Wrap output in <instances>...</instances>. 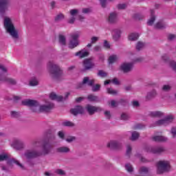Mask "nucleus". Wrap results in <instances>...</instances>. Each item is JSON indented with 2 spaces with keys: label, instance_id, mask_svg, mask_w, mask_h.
<instances>
[{
  "label": "nucleus",
  "instance_id": "obj_2",
  "mask_svg": "<svg viewBox=\"0 0 176 176\" xmlns=\"http://www.w3.org/2000/svg\"><path fill=\"white\" fill-rule=\"evenodd\" d=\"M51 150L52 146L46 143L43 145V151L41 153H37L34 151L33 150H28L23 155V157H25V159H32L33 157H36L37 156H41V155H47V153H49Z\"/></svg>",
  "mask_w": 176,
  "mask_h": 176
},
{
  "label": "nucleus",
  "instance_id": "obj_18",
  "mask_svg": "<svg viewBox=\"0 0 176 176\" xmlns=\"http://www.w3.org/2000/svg\"><path fill=\"white\" fill-rule=\"evenodd\" d=\"M83 85H87L88 86H93L94 85V80H90L89 79V77H85L82 80V83L80 84L78 87H77V89H80Z\"/></svg>",
  "mask_w": 176,
  "mask_h": 176
},
{
  "label": "nucleus",
  "instance_id": "obj_62",
  "mask_svg": "<svg viewBox=\"0 0 176 176\" xmlns=\"http://www.w3.org/2000/svg\"><path fill=\"white\" fill-rule=\"evenodd\" d=\"M81 101H83V98L80 97L76 99V102H80Z\"/></svg>",
  "mask_w": 176,
  "mask_h": 176
},
{
  "label": "nucleus",
  "instance_id": "obj_50",
  "mask_svg": "<svg viewBox=\"0 0 176 176\" xmlns=\"http://www.w3.org/2000/svg\"><path fill=\"white\" fill-rule=\"evenodd\" d=\"M93 91H98L100 90V85H96L92 87Z\"/></svg>",
  "mask_w": 176,
  "mask_h": 176
},
{
  "label": "nucleus",
  "instance_id": "obj_44",
  "mask_svg": "<svg viewBox=\"0 0 176 176\" xmlns=\"http://www.w3.org/2000/svg\"><path fill=\"white\" fill-rule=\"evenodd\" d=\"M100 39V37L93 36L91 38V43H96Z\"/></svg>",
  "mask_w": 176,
  "mask_h": 176
},
{
  "label": "nucleus",
  "instance_id": "obj_26",
  "mask_svg": "<svg viewBox=\"0 0 176 176\" xmlns=\"http://www.w3.org/2000/svg\"><path fill=\"white\" fill-rule=\"evenodd\" d=\"M151 116H153V118H162L164 114L162 111H153L151 113Z\"/></svg>",
  "mask_w": 176,
  "mask_h": 176
},
{
  "label": "nucleus",
  "instance_id": "obj_24",
  "mask_svg": "<svg viewBox=\"0 0 176 176\" xmlns=\"http://www.w3.org/2000/svg\"><path fill=\"white\" fill-rule=\"evenodd\" d=\"M122 34V30L118 29L114 30L113 32V39L115 41H118L119 38H120V35Z\"/></svg>",
  "mask_w": 176,
  "mask_h": 176
},
{
  "label": "nucleus",
  "instance_id": "obj_45",
  "mask_svg": "<svg viewBox=\"0 0 176 176\" xmlns=\"http://www.w3.org/2000/svg\"><path fill=\"white\" fill-rule=\"evenodd\" d=\"M63 19H64V15L63 14H59L58 15L56 16V17L55 18V20L56 21H58L60 20H63Z\"/></svg>",
  "mask_w": 176,
  "mask_h": 176
},
{
  "label": "nucleus",
  "instance_id": "obj_54",
  "mask_svg": "<svg viewBox=\"0 0 176 176\" xmlns=\"http://www.w3.org/2000/svg\"><path fill=\"white\" fill-rule=\"evenodd\" d=\"M104 47H106V49H109V47H111V45H109V43L108 41H104Z\"/></svg>",
  "mask_w": 176,
  "mask_h": 176
},
{
  "label": "nucleus",
  "instance_id": "obj_61",
  "mask_svg": "<svg viewBox=\"0 0 176 176\" xmlns=\"http://www.w3.org/2000/svg\"><path fill=\"white\" fill-rule=\"evenodd\" d=\"M89 12H90V9H89V8L82 9V13L86 14V13H89Z\"/></svg>",
  "mask_w": 176,
  "mask_h": 176
},
{
  "label": "nucleus",
  "instance_id": "obj_64",
  "mask_svg": "<svg viewBox=\"0 0 176 176\" xmlns=\"http://www.w3.org/2000/svg\"><path fill=\"white\" fill-rule=\"evenodd\" d=\"M162 60L164 61H167V60H168V56L167 55H164L162 56Z\"/></svg>",
  "mask_w": 176,
  "mask_h": 176
},
{
  "label": "nucleus",
  "instance_id": "obj_23",
  "mask_svg": "<svg viewBox=\"0 0 176 176\" xmlns=\"http://www.w3.org/2000/svg\"><path fill=\"white\" fill-rule=\"evenodd\" d=\"M150 12H151V16L148 20L147 24H148V25H153V23H155V15H154L155 11L153 10H151Z\"/></svg>",
  "mask_w": 176,
  "mask_h": 176
},
{
  "label": "nucleus",
  "instance_id": "obj_21",
  "mask_svg": "<svg viewBox=\"0 0 176 176\" xmlns=\"http://www.w3.org/2000/svg\"><path fill=\"white\" fill-rule=\"evenodd\" d=\"M8 8V0H0V14Z\"/></svg>",
  "mask_w": 176,
  "mask_h": 176
},
{
  "label": "nucleus",
  "instance_id": "obj_37",
  "mask_svg": "<svg viewBox=\"0 0 176 176\" xmlns=\"http://www.w3.org/2000/svg\"><path fill=\"white\" fill-rule=\"evenodd\" d=\"M87 98L89 101H97V100H98V98L97 96L93 95L88 96Z\"/></svg>",
  "mask_w": 176,
  "mask_h": 176
},
{
  "label": "nucleus",
  "instance_id": "obj_12",
  "mask_svg": "<svg viewBox=\"0 0 176 176\" xmlns=\"http://www.w3.org/2000/svg\"><path fill=\"white\" fill-rule=\"evenodd\" d=\"M86 110L89 115H94L96 112H100V111H102V109L99 107H94L90 104H87L86 107Z\"/></svg>",
  "mask_w": 176,
  "mask_h": 176
},
{
  "label": "nucleus",
  "instance_id": "obj_59",
  "mask_svg": "<svg viewBox=\"0 0 176 176\" xmlns=\"http://www.w3.org/2000/svg\"><path fill=\"white\" fill-rule=\"evenodd\" d=\"M168 38V39L170 41H173V39H175V35H174V34H169Z\"/></svg>",
  "mask_w": 176,
  "mask_h": 176
},
{
  "label": "nucleus",
  "instance_id": "obj_5",
  "mask_svg": "<svg viewBox=\"0 0 176 176\" xmlns=\"http://www.w3.org/2000/svg\"><path fill=\"white\" fill-rule=\"evenodd\" d=\"M3 160H8V166H12V164H16V166H19V167L23 168V164H21L19 161L14 160V158H10V155L9 154H0V162Z\"/></svg>",
  "mask_w": 176,
  "mask_h": 176
},
{
  "label": "nucleus",
  "instance_id": "obj_31",
  "mask_svg": "<svg viewBox=\"0 0 176 176\" xmlns=\"http://www.w3.org/2000/svg\"><path fill=\"white\" fill-rule=\"evenodd\" d=\"M111 82H112L113 85H119V80H118V78H113L112 80H107L104 81V85H109Z\"/></svg>",
  "mask_w": 176,
  "mask_h": 176
},
{
  "label": "nucleus",
  "instance_id": "obj_9",
  "mask_svg": "<svg viewBox=\"0 0 176 176\" xmlns=\"http://www.w3.org/2000/svg\"><path fill=\"white\" fill-rule=\"evenodd\" d=\"M133 67L134 64L133 63L124 62L121 64L120 69L124 74H128V72L133 71Z\"/></svg>",
  "mask_w": 176,
  "mask_h": 176
},
{
  "label": "nucleus",
  "instance_id": "obj_19",
  "mask_svg": "<svg viewBox=\"0 0 176 176\" xmlns=\"http://www.w3.org/2000/svg\"><path fill=\"white\" fill-rule=\"evenodd\" d=\"M107 146L111 149H118L120 146V143L116 140H111L107 144Z\"/></svg>",
  "mask_w": 176,
  "mask_h": 176
},
{
  "label": "nucleus",
  "instance_id": "obj_58",
  "mask_svg": "<svg viewBox=\"0 0 176 176\" xmlns=\"http://www.w3.org/2000/svg\"><path fill=\"white\" fill-rule=\"evenodd\" d=\"M104 116L107 118V119H109V118H111V112L108 111H105Z\"/></svg>",
  "mask_w": 176,
  "mask_h": 176
},
{
  "label": "nucleus",
  "instance_id": "obj_11",
  "mask_svg": "<svg viewBox=\"0 0 176 176\" xmlns=\"http://www.w3.org/2000/svg\"><path fill=\"white\" fill-rule=\"evenodd\" d=\"M10 145L14 149L20 151L24 146V142L20 139H14L10 142Z\"/></svg>",
  "mask_w": 176,
  "mask_h": 176
},
{
  "label": "nucleus",
  "instance_id": "obj_60",
  "mask_svg": "<svg viewBox=\"0 0 176 176\" xmlns=\"http://www.w3.org/2000/svg\"><path fill=\"white\" fill-rule=\"evenodd\" d=\"M94 52H100L101 50V47L98 45H96L94 48Z\"/></svg>",
  "mask_w": 176,
  "mask_h": 176
},
{
  "label": "nucleus",
  "instance_id": "obj_38",
  "mask_svg": "<svg viewBox=\"0 0 176 176\" xmlns=\"http://www.w3.org/2000/svg\"><path fill=\"white\" fill-rule=\"evenodd\" d=\"M125 168L128 171V173H131L133 171V166L130 164H126L125 165Z\"/></svg>",
  "mask_w": 176,
  "mask_h": 176
},
{
  "label": "nucleus",
  "instance_id": "obj_35",
  "mask_svg": "<svg viewBox=\"0 0 176 176\" xmlns=\"http://www.w3.org/2000/svg\"><path fill=\"white\" fill-rule=\"evenodd\" d=\"M59 43L60 45H65V36L63 35L59 36Z\"/></svg>",
  "mask_w": 176,
  "mask_h": 176
},
{
  "label": "nucleus",
  "instance_id": "obj_14",
  "mask_svg": "<svg viewBox=\"0 0 176 176\" xmlns=\"http://www.w3.org/2000/svg\"><path fill=\"white\" fill-rule=\"evenodd\" d=\"M109 23L113 24L115 23H118L119 21V16L116 12H111L109 14L108 17Z\"/></svg>",
  "mask_w": 176,
  "mask_h": 176
},
{
  "label": "nucleus",
  "instance_id": "obj_41",
  "mask_svg": "<svg viewBox=\"0 0 176 176\" xmlns=\"http://www.w3.org/2000/svg\"><path fill=\"white\" fill-rule=\"evenodd\" d=\"M11 116L12 118H19L20 116V113L17 111H11Z\"/></svg>",
  "mask_w": 176,
  "mask_h": 176
},
{
  "label": "nucleus",
  "instance_id": "obj_55",
  "mask_svg": "<svg viewBox=\"0 0 176 176\" xmlns=\"http://www.w3.org/2000/svg\"><path fill=\"white\" fill-rule=\"evenodd\" d=\"M118 9H126V4L122 3L118 6Z\"/></svg>",
  "mask_w": 176,
  "mask_h": 176
},
{
  "label": "nucleus",
  "instance_id": "obj_43",
  "mask_svg": "<svg viewBox=\"0 0 176 176\" xmlns=\"http://www.w3.org/2000/svg\"><path fill=\"white\" fill-rule=\"evenodd\" d=\"M109 104L113 108H115V107H118V102H116V101L115 100H111V102H109Z\"/></svg>",
  "mask_w": 176,
  "mask_h": 176
},
{
  "label": "nucleus",
  "instance_id": "obj_16",
  "mask_svg": "<svg viewBox=\"0 0 176 176\" xmlns=\"http://www.w3.org/2000/svg\"><path fill=\"white\" fill-rule=\"evenodd\" d=\"M83 65L85 69H91V68L94 67V63H93V60L91 58L84 60Z\"/></svg>",
  "mask_w": 176,
  "mask_h": 176
},
{
  "label": "nucleus",
  "instance_id": "obj_13",
  "mask_svg": "<svg viewBox=\"0 0 176 176\" xmlns=\"http://www.w3.org/2000/svg\"><path fill=\"white\" fill-rule=\"evenodd\" d=\"M70 112L72 115L76 116V115H82V113H85V109H83L82 106H76L74 109H72Z\"/></svg>",
  "mask_w": 176,
  "mask_h": 176
},
{
  "label": "nucleus",
  "instance_id": "obj_42",
  "mask_svg": "<svg viewBox=\"0 0 176 176\" xmlns=\"http://www.w3.org/2000/svg\"><path fill=\"white\" fill-rule=\"evenodd\" d=\"M76 138L74 136H69L67 138H66L67 142H72L73 141H75Z\"/></svg>",
  "mask_w": 176,
  "mask_h": 176
},
{
  "label": "nucleus",
  "instance_id": "obj_6",
  "mask_svg": "<svg viewBox=\"0 0 176 176\" xmlns=\"http://www.w3.org/2000/svg\"><path fill=\"white\" fill-rule=\"evenodd\" d=\"M170 170V162L160 161L157 164V173L158 174H163L165 171Z\"/></svg>",
  "mask_w": 176,
  "mask_h": 176
},
{
  "label": "nucleus",
  "instance_id": "obj_8",
  "mask_svg": "<svg viewBox=\"0 0 176 176\" xmlns=\"http://www.w3.org/2000/svg\"><path fill=\"white\" fill-rule=\"evenodd\" d=\"M78 38H79V33L78 32L74 33L71 35L70 41L69 43V47L70 49H74L79 45Z\"/></svg>",
  "mask_w": 176,
  "mask_h": 176
},
{
  "label": "nucleus",
  "instance_id": "obj_3",
  "mask_svg": "<svg viewBox=\"0 0 176 176\" xmlns=\"http://www.w3.org/2000/svg\"><path fill=\"white\" fill-rule=\"evenodd\" d=\"M47 69L51 76L54 79H60V78L63 77V70H61L60 66L55 64L54 62L50 61L47 63Z\"/></svg>",
  "mask_w": 176,
  "mask_h": 176
},
{
  "label": "nucleus",
  "instance_id": "obj_34",
  "mask_svg": "<svg viewBox=\"0 0 176 176\" xmlns=\"http://www.w3.org/2000/svg\"><path fill=\"white\" fill-rule=\"evenodd\" d=\"M144 46H145V45L144 44V43L142 42H138L136 45V49L137 50H141V49L144 48Z\"/></svg>",
  "mask_w": 176,
  "mask_h": 176
},
{
  "label": "nucleus",
  "instance_id": "obj_47",
  "mask_svg": "<svg viewBox=\"0 0 176 176\" xmlns=\"http://www.w3.org/2000/svg\"><path fill=\"white\" fill-rule=\"evenodd\" d=\"M58 135L60 138H61L62 140H64V137L65 135V133H64V131H60L58 133Z\"/></svg>",
  "mask_w": 176,
  "mask_h": 176
},
{
  "label": "nucleus",
  "instance_id": "obj_29",
  "mask_svg": "<svg viewBox=\"0 0 176 176\" xmlns=\"http://www.w3.org/2000/svg\"><path fill=\"white\" fill-rule=\"evenodd\" d=\"M166 27V24L163 23V21H158L155 25V28H157V30H162V28H164Z\"/></svg>",
  "mask_w": 176,
  "mask_h": 176
},
{
  "label": "nucleus",
  "instance_id": "obj_57",
  "mask_svg": "<svg viewBox=\"0 0 176 176\" xmlns=\"http://www.w3.org/2000/svg\"><path fill=\"white\" fill-rule=\"evenodd\" d=\"M170 66L172 67V68H173L175 71H176V62H174V61L171 62Z\"/></svg>",
  "mask_w": 176,
  "mask_h": 176
},
{
  "label": "nucleus",
  "instance_id": "obj_52",
  "mask_svg": "<svg viewBox=\"0 0 176 176\" xmlns=\"http://www.w3.org/2000/svg\"><path fill=\"white\" fill-rule=\"evenodd\" d=\"M131 153V146H127V147H126V155H127V156H130Z\"/></svg>",
  "mask_w": 176,
  "mask_h": 176
},
{
  "label": "nucleus",
  "instance_id": "obj_49",
  "mask_svg": "<svg viewBox=\"0 0 176 176\" xmlns=\"http://www.w3.org/2000/svg\"><path fill=\"white\" fill-rule=\"evenodd\" d=\"M56 174H58L59 175H65V172H64V170H61V169H58L56 171Z\"/></svg>",
  "mask_w": 176,
  "mask_h": 176
},
{
  "label": "nucleus",
  "instance_id": "obj_15",
  "mask_svg": "<svg viewBox=\"0 0 176 176\" xmlns=\"http://www.w3.org/2000/svg\"><path fill=\"white\" fill-rule=\"evenodd\" d=\"M0 80L1 82L8 83V85H16V83H17L16 80L12 78L5 77L2 74L0 75Z\"/></svg>",
  "mask_w": 176,
  "mask_h": 176
},
{
  "label": "nucleus",
  "instance_id": "obj_22",
  "mask_svg": "<svg viewBox=\"0 0 176 176\" xmlns=\"http://www.w3.org/2000/svg\"><path fill=\"white\" fill-rule=\"evenodd\" d=\"M50 98L51 100H55V101H63L64 100V98H63V96H57V94H56L53 92L50 94Z\"/></svg>",
  "mask_w": 176,
  "mask_h": 176
},
{
  "label": "nucleus",
  "instance_id": "obj_56",
  "mask_svg": "<svg viewBox=\"0 0 176 176\" xmlns=\"http://www.w3.org/2000/svg\"><path fill=\"white\" fill-rule=\"evenodd\" d=\"M107 1H111V0H100V3H101L102 8H105Z\"/></svg>",
  "mask_w": 176,
  "mask_h": 176
},
{
  "label": "nucleus",
  "instance_id": "obj_33",
  "mask_svg": "<svg viewBox=\"0 0 176 176\" xmlns=\"http://www.w3.org/2000/svg\"><path fill=\"white\" fill-rule=\"evenodd\" d=\"M140 137V133L138 132L133 131L132 132L131 140L132 141H135Z\"/></svg>",
  "mask_w": 176,
  "mask_h": 176
},
{
  "label": "nucleus",
  "instance_id": "obj_40",
  "mask_svg": "<svg viewBox=\"0 0 176 176\" xmlns=\"http://www.w3.org/2000/svg\"><path fill=\"white\" fill-rule=\"evenodd\" d=\"M6 71H8V69H6V67H5V66L3 65L0 64V74H5Z\"/></svg>",
  "mask_w": 176,
  "mask_h": 176
},
{
  "label": "nucleus",
  "instance_id": "obj_10",
  "mask_svg": "<svg viewBox=\"0 0 176 176\" xmlns=\"http://www.w3.org/2000/svg\"><path fill=\"white\" fill-rule=\"evenodd\" d=\"M174 120V116L169 114L166 116L164 119L163 120H160L156 122V125L157 126H166L169 123H171Z\"/></svg>",
  "mask_w": 176,
  "mask_h": 176
},
{
  "label": "nucleus",
  "instance_id": "obj_4",
  "mask_svg": "<svg viewBox=\"0 0 176 176\" xmlns=\"http://www.w3.org/2000/svg\"><path fill=\"white\" fill-rule=\"evenodd\" d=\"M4 28L6 31L13 38V39H17L19 38V32L14 28V25L12 22V19L9 17H6L4 19Z\"/></svg>",
  "mask_w": 176,
  "mask_h": 176
},
{
  "label": "nucleus",
  "instance_id": "obj_28",
  "mask_svg": "<svg viewBox=\"0 0 176 176\" xmlns=\"http://www.w3.org/2000/svg\"><path fill=\"white\" fill-rule=\"evenodd\" d=\"M153 141L165 142V141H167V138H166L164 136H153Z\"/></svg>",
  "mask_w": 176,
  "mask_h": 176
},
{
  "label": "nucleus",
  "instance_id": "obj_53",
  "mask_svg": "<svg viewBox=\"0 0 176 176\" xmlns=\"http://www.w3.org/2000/svg\"><path fill=\"white\" fill-rule=\"evenodd\" d=\"M162 89L164 91H168L171 89V87L170 85H164Z\"/></svg>",
  "mask_w": 176,
  "mask_h": 176
},
{
  "label": "nucleus",
  "instance_id": "obj_46",
  "mask_svg": "<svg viewBox=\"0 0 176 176\" xmlns=\"http://www.w3.org/2000/svg\"><path fill=\"white\" fill-rule=\"evenodd\" d=\"M63 126H74V123L69 121H65L63 122Z\"/></svg>",
  "mask_w": 176,
  "mask_h": 176
},
{
  "label": "nucleus",
  "instance_id": "obj_25",
  "mask_svg": "<svg viewBox=\"0 0 176 176\" xmlns=\"http://www.w3.org/2000/svg\"><path fill=\"white\" fill-rule=\"evenodd\" d=\"M140 35L138 33H131L129 36V41H137Z\"/></svg>",
  "mask_w": 176,
  "mask_h": 176
},
{
  "label": "nucleus",
  "instance_id": "obj_30",
  "mask_svg": "<svg viewBox=\"0 0 176 176\" xmlns=\"http://www.w3.org/2000/svg\"><path fill=\"white\" fill-rule=\"evenodd\" d=\"M119 57L116 55H111V56H109V63L110 64H113V63H115V61H117L118 60Z\"/></svg>",
  "mask_w": 176,
  "mask_h": 176
},
{
  "label": "nucleus",
  "instance_id": "obj_1",
  "mask_svg": "<svg viewBox=\"0 0 176 176\" xmlns=\"http://www.w3.org/2000/svg\"><path fill=\"white\" fill-rule=\"evenodd\" d=\"M23 105H27L28 107H31V110L32 112H36V113H41V112H50L53 109L54 105L52 103H49L47 104H39L36 100L25 99L22 101Z\"/></svg>",
  "mask_w": 176,
  "mask_h": 176
},
{
  "label": "nucleus",
  "instance_id": "obj_39",
  "mask_svg": "<svg viewBox=\"0 0 176 176\" xmlns=\"http://www.w3.org/2000/svg\"><path fill=\"white\" fill-rule=\"evenodd\" d=\"M98 76H100V78H105L107 76V74L102 70H100L98 73Z\"/></svg>",
  "mask_w": 176,
  "mask_h": 176
},
{
  "label": "nucleus",
  "instance_id": "obj_17",
  "mask_svg": "<svg viewBox=\"0 0 176 176\" xmlns=\"http://www.w3.org/2000/svg\"><path fill=\"white\" fill-rule=\"evenodd\" d=\"M146 151L150 152V153H162L164 148L163 147H148Z\"/></svg>",
  "mask_w": 176,
  "mask_h": 176
},
{
  "label": "nucleus",
  "instance_id": "obj_51",
  "mask_svg": "<svg viewBox=\"0 0 176 176\" xmlns=\"http://www.w3.org/2000/svg\"><path fill=\"white\" fill-rule=\"evenodd\" d=\"M121 119L122 120H127V119H129V116L126 113H122L121 115Z\"/></svg>",
  "mask_w": 176,
  "mask_h": 176
},
{
  "label": "nucleus",
  "instance_id": "obj_32",
  "mask_svg": "<svg viewBox=\"0 0 176 176\" xmlns=\"http://www.w3.org/2000/svg\"><path fill=\"white\" fill-rule=\"evenodd\" d=\"M38 79H36V78L35 77L32 78L30 81V86H38Z\"/></svg>",
  "mask_w": 176,
  "mask_h": 176
},
{
  "label": "nucleus",
  "instance_id": "obj_63",
  "mask_svg": "<svg viewBox=\"0 0 176 176\" xmlns=\"http://www.w3.org/2000/svg\"><path fill=\"white\" fill-rule=\"evenodd\" d=\"M133 107H138V105H140V103H138V101H133Z\"/></svg>",
  "mask_w": 176,
  "mask_h": 176
},
{
  "label": "nucleus",
  "instance_id": "obj_27",
  "mask_svg": "<svg viewBox=\"0 0 176 176\" xmlns=\"http://www.w3.org/2000/svg\"><path fill=\"white\" fill-rule=\"evenodd\" d=\"M58 152L60 153H68L70 149L67 146H61L57 148Z\"/></svg>",
  "mask_w": 176,
  "mask_h": 176
},
{
  "label": "nucleus",
  "instance_id": "obj_20",
  "mask_svg": "<svg viewBox=\"0 0 176 176\" xmlns=\"http://www.w3.org/2000/svg\"><path fill=\"white\" fill-rule=\"evenodd\" d=\"M76 57H79V58H83L85 57H87L89 56V51L87 50H80L75 54Z\"/></svg>",
  "mask_w": 176,
  "mask_h": 176
},
{
  "label": "nucleus",
  "instance_id": "obj_36",
  "mask_svg": "<svg viewBox=\"0 0 176 176\" xmlns=\"http://www.w3.org/2000/svg\"><path fill=\"white\" fill-rule=\"evenodd\" d=\"M107 93H109V94H112L113 96H116V94H118V91H116V90H113L111 88L107 89Z\"/></svg>",
  "mask_w": 176,
  "mask_h": 176
},
{
  "label": "nucleus",
  "instance_id": "obj_48",
  "mask_svg": "<svg viewBox=\"0 0 176 176\" xmlns=\"http://www.w3.org/2000/svg\"><path fill=\"white\" fill-rule=\"evenodd\" d=\"M170 133L173 137V138H175L176 137V127H173L171 129Z\"/></svg>",
  "mask_w": 176,
  "mask_h": 176
},
{
  "label": "nucleus",
  "instance_id": "obj_7",
  "mask_svg": "<svg viewBox=\"0 0 176 176\" xmlns=\"http://www.w3.org/2000/svg\"><path fill=\"white\" fill-rule=\"evenodd\" d=\"M70 16L71 17L69 19V23L70 24L75 23V20H76V19H79L80 21H82V20L85 19V17L80 15L79 10L76 9H73L70 10Z\"/></svg>",
  "mask_w": 176,
  "mask_h": 176
}]
</instances>
